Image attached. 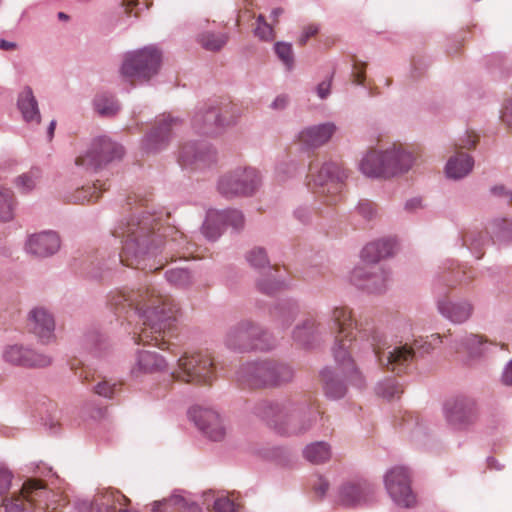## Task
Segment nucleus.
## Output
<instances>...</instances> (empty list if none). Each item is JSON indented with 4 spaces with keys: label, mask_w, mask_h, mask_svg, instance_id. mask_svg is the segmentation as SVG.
I'll return each instance as SVG.
<instances>
[{
    "label": "nucleus",
    "mask_w": 512,
    "mask_h": 512,
    "mask_svg": "<svg viewBox=\"0 0 512 512\" xmlns=\"http://www.w3.org/2000/svg\"><path fill=\"white\" fill-rule=\"evenodd\" d=\"M373 333V318L366 315L356 317L350 307L341 305L333 307L325 321L317 314L308 313L292 329L291 337L304 348L316 346L328 335L334 337L331 352L336 368L326 367L320 375L326 395L340 399L345 396L348 385L358 389L365 386V379L356 366L352 352L358 349L366 353V348L381 343Z\"/></svg>",
    "instance_id": "f257e3e1"
},
{
    "label": "nucleus",
    "mask_w": 512,
    "mask_h": 512,
    "mask_svg": "<svg viewBox=\"0 0 512 512\" xmlns=\"http://www.w3.org/2000/svg\"><path fill=\"white\" fill-rule=\"evenodd\" d=\"M114 236L121 239V253L108 260L95 258L87 263L85 271L90 278H104L119 263L142 270H156L159 267L149 262L161 249L167 255L184 248L188 250L184 235L174 227H164L160 213L141 211L134 214L119 223Z\"/></svg>",
    "instance_id": "f03ea898"
},
{
    "label": "nucleus",
    "mask_w": 512,
    "mask_h": 512,
    "mask_svg": "<svg viewBox=\"0 0 512 512\" xmlns=\"http://www.w3.org/2000/svg\"><path fill=\"white\" fill-rule=\"evenodd\" d=\"M108 304L119 316L137 318L141 322L139 332H134L136 343L153 344L166 348L173 323L179 311L178 304L170 296L159 294L154 287L137 290H119L108 295Z\"/></svg>",
    "instance_id": "7ed1b4c3"
},
{
    "label": "nucleus",
    "mask_w": 512,
    "mask_h": 512,
    "mask_svg": "<svg viewBox=\"0 0 512 512\" xmlns=\"http://www.w3.org/2000/svg\"><path fill=\"white\" fill-rule=\"evenodd\" d=\"M252 413L284 436L302 435L316 423L321 411L304 399L283 398L260 400L252 408Z\"/></svg>",
    "instance_id": "20e7f679"
},
{
    "label": "nucleus",
    "mask_w": 512,
    "mask_h": 512,
    "mask_svg": "<svg viewBox=\"0 0 512 512\" xmlns=\"http://www.w3.org/2000/svg\"><path fill=\"white\" fill-rule=\"evenodd\" d=\"M374 334L378 336L381 343L366 348V353H372L381 367L396 374L407 372L412 367L417 355L423 356L434 350L433 342H430L428 338L416 339L412 345L407 343L390 344L376 326Z\"/></svg>",
    "instance_id": "39448f33"
},
{
    "label": "nucleus",
    "mask_w": 512,
    "mask_h": 512,
    "mask_svg": "<svg viewBox=\"0 0 512 512\" xmlns=\"http://www.w3.org/2000/svg\"><path fill=\"white\" fill-rule=\"evenodd\" d=\"M295 371L288 363L271 359H259L242 364L237 372V381L249 388H274L290 383Z\"/></svg>",
    "instance_id": "423d86ee"
},
{
    "label": "nucleus",
    "mask_w": 512,
    "mask_h": 512,
    "mask_svg": "<svg viewBox=\"0 0 512 512\" xmlns=\"http://www.w3.org/2000/svg\"><path fill=\"white\" fill-rule=\"evenodd\" d=\"M413 155L399 146L393 145L386 150H370L359 162L363 175L373 179H389L411 169Z\"/></svg>",
    "instance_id": "0eeeda50"
},
{
    "label": "nucleus",
    "mask_w": 512,
    "mask_h": 512,
    "mask_svg": "<svg viewBox=\"0 0 512 512\" xmlns=\"http://www.w3.org/2000/svg\"><path fill=\"white\" fill-rule=\"evenodd\" d=\"M308 186L319 194L322 202L334 205L340 201L341 185L348 178V172L339 163L312 159L308 164Z\"/></svg>",
    "instance_id": "6e6552de"
},
{
    "label": "nucleus",
    "mask_w": 512,
    "mask_h": 512,
    "mask_svg": "<svg viewBox=\"0 0 512 512\" xmlns=\"http://www.w3.org/2000/svg\"><path fill=\"white\" fill-rule=\"evenodd\" d=\"M224 344L228 349L240 353L267 351L275 345L271 334L250 319L241 320L230 327L225 335Z\"/></svg>",
    "instance_id": "1a4fd4ad"
},
{
    "label": "nucleus",
    "mask_w": 512,
    "mask_h": 512,
    "mask_svg": "<svg viewBox=\"0 0 512 512\" xmlns=\"http://www.w3.org/2000/svg\"><path fill=\"white\" fill-rule=\"evenodd\" d=\"M160 66V51L147 46L124 54L120 74L131 84H145L158 74Z\"/></svg>",
    "instance_id": "9d476101"
},
{
    "label": "nucleus",
    "mask_w": 512,
    "mask_h": 512,
    "mask_svg": "<svg viewBox=\"0 0 512 512\" xmlns=\"http://www.w3.org/2000/svg\"><path fill=\"white\" fill-rule=\"evenodd\" d=\"M260 172L250 166H238L219 177L218 192L227 199L250 197L260 188Z\"/></svg>",
    "instance_id": "9b49d317"
},
{
    "label": "nucleus",
    "mask_w": 512,
    "mask_h": 512,
    "mask_svg": "<svg viewBox=\"0 0 512 512\" xmlns=\"http://www.w3.org/2000/svg\"><path fill=\"white\" fill-rule=\"evenodd\" d=\"M172 377L187 383L210 384L215 378L214 359L211 353L197 352L182 355L177 362Z\"/></svg>",
    "instance_id": "f8f14e48"
},
{
    "label": "nucleus",
    "mask_w": 512,
    "mask_h": 512,
    "mask_svg": "<svg viewBox=\"0 0 512 512\" xmlns=\"http://www.w3.org/2000/svg\"><path fill=\"white\" fill-rule=\"evenodd\" d=\"M123 154L121 145L107 136H99L94 138L87 150L76 158L75 164L86 171H97L115 160H120Z\"/></svg>",
    "instance_id": "ddd939ff"
},
{
    "label": "nucleus",
    "mask_w": 512,
    "mask_h": 512,
    "mask_svg": "<svg viewBox=\"0 0 512 512\" xmlns=\"http://www.w3.org/2000/svg\"><path fill=\"white\" fill-rule=\"evenodd\" d=\"M189 418L198 430L212 441L225 439L229 424L227 419L218 411L203 406H194L188 411Z\"/></svg>",
    "instance_id": "4468645a"
},
{
    "label": "nucleus",
    "mask_w": 512,
    "mask_h": 512,
    "mask_svg": "<svg viewBox=\"0 0 512 512\" xmlns=\"http://www.w3.org/2000/svg\"><path fill=\"white\" fill-rule=\"evenodd\" d=\"M447 424L454 430L468 429L477 418V406L473 398L460 395L447 400L443 406Z\"/></svg>",
    "instance_id": "2eb2a0df"
},
{
    "label": "nucleus",
    "mask_w": 512,
    "mask_h": 512,
    "mask_svg": "<svg viewBox=\"0 0 512 512\" xmlns=\"http://www.w3.org/2000/svg\"><path fill=\"white\" fill-rule=\"evenodd\" d=\"M375 498V486L366 479L355 478L339 486L336 501L347 508H358L371 504Z\"/></svg>",
    "instance_id": "dca6fc26"
},
{
    "label": "nucleus",
    "mask_w": 512,
    "mask_h": 512,
    "mask_svg": "<svg viewBox=\"0 0 512 512\" xmlns=\"http://www.w3.org/2000/svg\"><path fill=\"white\" fill-rule=\"evenodd\" d=\"M390 280V271L383 265L357 266L350 273V282L371 294L384 293Z\"/></svg>",
    "instance_id": "f3484780"
},
{
    "label": "nucleus",
    "mask_w": 512,
    "mask_h": 512,
    "mask_svg": "<svg viewBox=\"0 0 512 512\" xmlns=\"http://www.w3.org/2000/svg\"><path fill=\"white\" fill-rule=\"evenodd\" d=\"M217 151L206 142L185 143L179 151L178 162L184 169L202 171L217 163Z\"/></svg>",
    "instance_id": "a211bd4d"
},
{
    "label": "nucleus",
    "mask_w": 512,
    "mask_h": 512,
    "mask_svg": "<svg viewBox=\"0 0 512 512\" xmlns=\"http://www.w3.org/2000/svg\"><path fill=\"white\" fill-rule=\"evenodd\" d=\"M386 490L392 500L401 507L410 508L416 503V496L411 489L409 471L405 467L390 469L384 478Z\"/></svg>",
    "instance_id": "6ab92c4d"
},
{
    "label": "nucleus",
    "mask_w": 512,
    "mask_h": 512,
    "mask_svg": "<svg viewBox=\"0 0 512 512\" xmlns=\"http://www.w3.org/2000/svg\"><path fill=\"white\" fill-rule=\"evenodd\" d=\"M179 118L172 117L171 115H162L158 118L142 141V150L146 153H158L164 150L172 139L173 130L180 125Z\"/></svg>",
    "instance_id": "aec40b11"
},
{
    "label": "nucleus",
    "mask_w": 512,
    "mask_h": 512,
    "mask_svg": "<svg viewBox=\"0 0 512 512\" xmlns=\"http://www.w3.org/2000/svg\"><path fill=\"white\" fill-rule=\"evenodd\" d=\"M21 490L27 502L31 504L33 512H44L48 509L56 511L60 507L59 495L50 489L41 479H27L23 483Z\"/></svg>",
    "instance_id": "412c9836"
},
{
    "label": "nucleus",
    "mask_w": 512,
    "mask_h": 512,
    "mask_svg": "<svg viewBox=\"0 0 512 512\" xmlns=\"http://www.w3.org/2000/svg\"><path fill=\"white\" fill-rule=\"evenodd\" d=\"M2 358L11 365L29 368H44L52 363L51 356L18 344L7 345L3 349Z\"/></svg>",
    "instance_id": "4be33fe9"
},
{
    "label": "nucleus",
    "mask_w": 512,
    "mask_h": 512,
    "mask_svg": "<svg viewBox=\"0 0 512 512\" xmlns=\"http://www.w3.org/2000/svg\"><path fill=\"white\" fill-rule=\"evenodd\" d=\"M28 326L41 343L49 344L54 341L55 319L46 308H33L28 314Z\"/></svg>",
    "instance_id": "5701e85b"
},
{
    "label": "nucleus",
    "mask_w": 512,
    "mask_h": 512,
    "mask_svg": "<svg viewBox=\"0 0 512 512\" xmlns=\"http://www.w3.org/2000/svg\"><path fill=\"white\" fill-rule=\"evenodd\" d=\"M337 130L333 122H325L303 128L297 136L302 150H315L330 141Z\"/></svg>",
    "instance_id": "b1692460"
},
{
    "label": "nucleus",
    "mask_w": 512,
    "mask_h": 512,
    "mask_svg": "<svg viewBox=\"0 0 512 512\" xmlns=\"http://www.w3.org/2000/svg\"><path fill=\"white\" fill-rule=\"evenodd\" d=\"M227 122L221 118L218 107L204 106L197 110L192 118V128L201 135L212 136L225 128Z\"/></svg>",
    "instance_id": "393cba45"
},
{
    "label": "nucleus",
    "mask_w": 512,
    "mask_h": 512,
    "mask_svg": "<svg viewBox=\"0 0 512 512\" xmlns=\"http://www.w3.org/2000/svg\"><path fill=\"white\" fill-rule=\"evenodd\" d=\"M491 347L482 336L477 334H458L451 339L449 349L455 353H466L470 359H478L485 356Z\"/></svg>",
    "instance_id": "a878e982"
},
{
    "label": "nucleus",
    "mask_w": 512,
    "mask_h": 512,
    "mask_svg": "<svg viewBox=\"0 0 512 512\" xmlns=\"http://www.w3.org/2000/svg\"><path fill=\"white\" fill-rule=\"evenodd\" d=\"M437 289L439 297L443 295V298H439L437 301L438 311L443 317L456 324L464 323L471 317L473 306L470 302L466 300L450 301L445 297L441 287Z\"/></svg>",
    "instance_id": "bb28decb"
},
{
    "label": "nucleus",
    "mask_w": 512,
    "mask_h": 512,
    "mask_svg": "<svg viewBox=\"0 0 512 512\" xmlns=\"http://www.w3.org/2000/svg\"><path fill=\"white\" fill-rule=\"evenodd\" d=\"M28 253L37 257H48L55 254L60 248V237L54 231H43L31 235L26 242Z\"/></svg>",
    "instance_id": "cd10ccee"
},
{
    "label": "nucleus",
    "mask_w": 512,
    "mask_h": 512,
    "mask_svg": "<svg viewBox=\"0 0 512 512\" xmlns=\"http://www.w3.org/2000/svg\"><path fill=\"white\" fill-rule=\"evenodd\" d=\"M166 366L165 359L158 353L140 350L136 354L135 363L130 372L134 378H139L145 374L162 371Z\"/></svg>",
    "instance_id": "c85d7f7f"
},
{
    "label": "nucleus",
    "mask_w": 512,
    "mask_h": 512,
    "mask_svg": "<svg viewBox=\"0 0 512 512\" xmlns=\"http://www.w3.org/2000/svg\"><path fill=\"white\" fill-rule=\"evenodd\" d=\"M300 311V305L296 300L287 299L275 306L271 311V316L277 328L286 330L295 321Z\"/></svg>",
    "instance_id": "c756f323"
},
{
    "label": "nucleus",
    "mask_w": 512,
    "mask_h": 512,
    "mask_svg": "<svg viewBox=\"0 0 512 512\" xmlns=\"http://www.w3.org/2000/svg\"><path fill=\"white\" fill-rule=\"evenodd\" d=\"M17 106L25 122L38 125L41 122V114L38 101L29 86L23 88L18 95Z\"/></svg>",
    "instance_id": "7c9ffc66"
},
{
    "label": "nucleus",
    "mask_w": 512,
    "mask_h": 512,
    "mask_svg": "<svg viewBox=\"0 0 512 512\" xmlns=\"http://www.w3.org/2000/svg\"><path fill=\"white\" fill-rule=\"evenodd\" d=\"M396 243L392 239H379L368 243L361 252L365 265H378L377 262L383 258L393 255Z\"/></svg>",
    "instance_id": "2f4dec72"
},
{
    "label": "nucleus",
    "mask_w": 512,
    "mask_h": 512,
    "mask_svg": "<svg viewBox=\"0 0 512 512\" xmlns=\"http://www.w3.org/2000/svg\"><path fill=\"white\" fill-rule=\"evenodd\" d=\"M473 158L463 152L451 156L445 167L448 178L458 180L466 177L473 169Z\"/></svg>",
    "instance_id": "473e14b6"
},
{
    "label": "nucleus",
    "mask_w": 512,
    "mask_h": 512,
    "mask_svg": "<svg viewBox=\"0 0 512 512\" xmlns=\"http://www.w3.org/2000/svg\"><path fill=\"white\" fill-rule=\"evenodd\" d=\"M93 108L102 117H114L121 110L117 97L109 92L97 93L93 99Z\"/></svg>",
    "instance_id": "72a5a7b5"
},
{
    "label": "nucleus",
    "mask_w": 512,
    "mask_h": 512,
    "mask_svg": "<svg viewBox=\"0 0 512 512\" xmlns=\"http://www.w3.org/2000/svg\"><path fill=\"white\" fill-rule=\"evenodd\" d=\"M81 344L83 348L98 357L102 356L109 348L106 337L95 327L88 328L84 332Z\"/></svg>",
    "instance_id": "f704fd0d"
},
{
    "label": "nucleus",
    "mask_w": 512,
    "mask_h": 512,
    "mask_svg": "<svg viewBox=\"0 0 512 512\" xmlns=\"http://www.w3.org/2000/svg\"><path fill=\"white\" fill-rule=\"evenodd\" d=\"M224 216L220 210L210 209L206 213L205 221L202 225V234L209 241H216L222 234L225 227Z\"/></svg>",
    "instance_id": "c9c22d12"
},
{
    "label": "nucleus",
    "mask_w": 512,
    "mask_h": 512,
    "mask_svg": "<svg viewBox=\"0 0 512 512\" xmlns=\"http://www.w3.org/2000/svg\"><path fill=\"white\" fill-rule=\"evenodd\" d=\"M475 277V271L466 267L449 268L439 278L436 285L455 287L456 284H469Z\"/></svg>",
    "instance_id": "e433bc0d"
},
{
    "label": "nucleus",
    "mask_w": 512,
    "mask_h": 512,
    "mask_svg": "<svg viewBox=\"0 0 512 512\" xmlns=\"http://www.w3.org/2000/svg\"><path fill=\"white\" fill-rule=\"evenodd\" d=\"M303 456L312 464L325 463L331 457L330 445L324 441L311 443L304 448Z\"/></svg>",
    "instance_id": "4c0bfd02"
},
{
    "label": "nucleus",
    "mask_w": 512,
    "mask_h": 512,
    "mask_svg": "<svg viewBox=\"0 0 512 512\" xmlns=\"http://www.w3.org/2000/svg\"><path fill=\"white\" fill-rule=\"evenodd\" d=\"M489 244L490 240L483 232L470 231L463 236V245L467 246L477 259L482 257L484 247Z\"/></svg>",
    "instance_id": "58836bf2"
},
{
    "label": "nucleus",
    "mask_w": 512,
    "mask_h": 512,
    "mask_svg": "<svg viewBox=\"0 0 512 512\" xmlns=\"http://www.w3.org/2000/svg\"><path fill=\"white\" fill-rule=\"evenodd\" d=\"M488 232L493 234L498 241H512V219L497 218L488 226Z\"/></svg>",
    "instance_id": "ea45409f"
},
{
    "label": "nucleus",
    "mask_w": 512,
    "mask_h": 512,
    "mask_svg": "<svg viewBox=\"0 0 512 512\" xmlns=\"http://www.w3.org/2000/svg\"><path fill=\"white\" fill-rule=\"evenodd\" d=\"M166 280L177 288H186L192 284L193 276L188 268H171L165 272Z\"/></svg>",
    "instance_id": "a19ab883"
},
{
    "label": "nucleus",
    "mask_w": 512,
    "mask_h": 512,
    "mask_svg": "<svg viewBox=\"0 0 512 512\" xmlns=\"http://www.w3.org/2000/svg\"><path fill=\"white\" fill-rule=\"evenodd\" d=\"M40 174L39 169L33 168L16 177L14 179V185L20 193H29L36 187Z\"/></svg>",
    "instance_id": "79ce46f5"
},
{
    "label": "nucleus",
    "mask_w": 512,
    "mask_h": 512,
    "mask_svg": "<svg viewBox=\"0 0 512 512\" xmlns=\"http://www.w3.org/2000/svg\"><path fill=\"white\" fill-rule=\"evenodd\" d=\"M228 41V36L224 33L204 32L198 36L200 45L208 51H219Z\"/></svg>",
    "instance_id": "37998d69"
},
{
    "label": "nucleus",
    "mask_w": 512,
    "mask_h": 512,
    "mask_svg": "<svg viewBox=\"0 0 512 512\" xmlns=\"http://www.w3.org/2000/svg\"><path fill=\"white\" fill-rule=\"evenodd\" d=\"M246 260L251 267L257 270L267 269L273 270L266 250L262 247H254L246 254Z\"/></svg>",
    "instance_id": "c03bdc74"
},
{
    "label": "nucleus",
    "mask_w": 512,
    "mask_h": 512,
    "mask_svg": "<svg viewBox=\"0 0 512 512\" xmlns=\"http://www.w3.org/2000/svg\"><path fill=\"white\" fill-rule=\"evenodd\" d=\"M4 512H33L31 504L26 500L22 490L18 494L3 500Z\"/></svg>",
    "instance_id": "a18cd8bd"
},
{
    "label": "nucleus",
    "mask_w": 512,
    "mask_h": 512,
    "mask_svg": "<svg viewBox=\"0 0 512 512\" xmlns=\"http://www.w3.org/2000/svg\"><path fill=\"white\" fill-rule=\"evenodd\" d=\"M14 197L9 188L0 185V220L7 222L13 218Z\"/></svg>",
    "instance_id": "49530a36"
},
{
    "label": "nucleus",
    "mask_w": 512,
    "mask_h": 512,
    "mask_svg": "<svg viewBox=\"0 0 512 512\" xmlns=\"http://www.w3.org/2000/svg\"><path fill=\"white\" fill-rule=\"evenodd\" d=\"M269 273L260 278L257 281L258 290L266 295H274L276 292L282 290L285 286V283L278 279L273 273L272 270L268 271Z\"/></svg>",
    "instance_id": "de8ad7c7"
},
{
    "label": "nucleus",
    "mask_w": 512,
    "mask_h": 512,
    "mask_svg": "<svg viewBox=\"0 0 512 512\" xmlns=\"http://www.w3.org/2000/svg\"><path fill=\"white\" fill-rule=\"evenodd\" d=\"M168 502L181 512H202L199 504L184 494L174 493L169 497Z\"/></svg>",
    "instance_id": "09e8293b"
},
{
    "label": "nucleus",
    "mask_w": 512,
    "mask_h": 512,
    "mask_svg": "<svg viewBox=\"0 0 512 512\" xmlns=\"http://www.w3.org/2000/svg\"><path fill=\"white\" fill-rule=\"evenodd\" d=\"M274 51L287 70H292L294 67V53L292 45L287 42H276L274 45Z\"/></svg>",
    "instance_id": "8fccbe9b"
},
{
    "label": "nucleus",
    "mask_w": 512,
    "mask_h": 512,
    "mask_svg": "<svg viewBox=\"0 0 512 512\" xmlns=\"http://www.w3.org/2000/svg\"><path fill=\"white\" fill-rule=\"evenodd\" d=\"M104 190H106L104 184L97 180L92 186L79 190L74 198L80 202H94L100 197V194Z\"/></svg>",
    "instance_id": "3c124183"
},
{
    "label": "nucleus",
    "mask_w": 512,
    "mask_h": 512,
    "mask_svg": "<svg viewBox=\"0 0 512 512\" xmlns=\"http://www.w3.org/2000/svg\"><path fill=\"white\" fill-rule=\"evenodd\" d=\"M222 215L225 216V226H231L234 230L240 231L245 224L244 215L241 211L236 209L220 210Z\"/></svg>",
    "instance_id": "603ef678"
},
{
    "label": "nucleus",
    "mask_w": 512,
    "mask_h": 512,
    "mask_svg": "<svg viewBox=\"0 0 512 512\" xmlns=\"http://www.w3.org/2000/svg\"><path fill=\"white\" fill-rule=\"evenodd\" d=\"M377 393L382 397L391 400L402 393V389L395 379H386L377 386Z\"/></svg>",
    "instance_id": "864d4df0"
},
{
    "label": "nucleus",
    "mask_w": 512,
    "mask_h": 512,
    "mask_svg": "<svg viewBox=\"0 0 512 512\" xmlns=\"http://www.w3.org/2000/svg\"><path fill=\"white\" fill-rule=\"evenodd\" d=\"M218 110L221 112V118L229 122L225 124V128L235 125L241 116V110L235 104H225L222 107H218Z\"/></svg>",
    "instance_id": "5fc2aeb1"
},
{
    "label": "nucleus",
    "mask_w": 512,
    "mask_h": 512,
    "mask_svg": "<svg viewBox=\"0 0 512 512\" xmlns=\"http://www.w3.org/2000/svg\"><path fill=\"white\" fill-rule=\"evenodd\" d=\"M117 384L107 379H102L93 387V391L104 398L111 399L116 391Z\"/></svg>",
    "instance_id": "6e6d98bb"
},
{
    "label": "nucleus",
    "mask_w": 512,
    "mask_h": 512,
    "mask_svg": "<svg viewBox=\"0 0 512 512\" xmlns=\"http://www.w3.org/2000/svg\"><path fill=\"white\" fill-rule=\"evenodd\" d=\"M297 171V165L293 161L281 162L276 167V175L280 181H285L294 176Z\"/></svg>",
    "instance_id": "4d7b16f0"
},
{
    "label": "nucleus",
    "mask_w": 512,
    "mask_h": 512,
    "mask_svg": "<svg viewBox=\"0 0 512 512\" xmlns=\"http://www.w3.org/2000/svg\"><path fill=\"white\" fill-rule=\"evenodd\" d=\"M294 218L301 224H309L313 219V209L306 205L298 206L293 212Z\"/></svg>",
    "instance_id": "13d9d810"
},
{
    "label": "nucleus",
    "mask_w": 512,
    "mask_h": 512,
    "mask_svg": "<svg viewBox=\"0 0 512 512\" xmlns=\"http://www.w3.org/2000/svg\"><path fill=\"white\" fill-rule=\"evenodd\" d=\"M12 479V472L6 466L0 464V497L10 489Z\"/></svg>",
    "instance_id": "bf43d9fd"
},
{
    "label": "nucleus",
    "mask_w": 512,
    "mask_h": 512,
    "mask_svg": "<svg viewBox=\"0 0 512 512\" xmlns=\"http://www.w3.org/2000/svg\"><path fill=\"white\" fill-rule=\"evenodd\" d=\"M213 510L215 512H234L235 504L227 497H218L213 501Z\"/></svg>",
    "instance_id": "052dcab7"
},
{
    "label": "nucleus",
    "mask_w": 512,
    "mask_h": 512,
    "mask_svg": "<svg viewBox=\"0 0 512 512\" xmlns=\"http://www.w3.org/2000/svg\"><path fill=\"white\" fill-rule=\"evenodd\" d=\"M254 34L262 41H271L274 39V31L270 24L256 25Z\"/></svg>",
    "instance_id": "680f3d73"
},
{
    "label": "nucleus",
    "mask_w": 512,
    "mask_h": 512,
    "mask_svg": "<svg viewBox=\"0 0 512 512\" xmlns=\"http://www.w3.org/2000/svg\"><path fill=\"white\" fill-rule=\"evenodd\" d=\"M357 210L360 215L368 220L372 219L376 213L374 204L368 200H361L358 203Z\"/></svg>",
    "instance_id": "e2e57ef3"
},
{
    "label": "nucleus",
    "mask_w": 512,
    "mask_h": 512,
    "mask_svg": "<svg viewBox=\"0 0 512 512\" xmlns=\"http://www.w3.org/2000/svg\"><path fill=\"white\" fill-rule=\"evenodd\" d=\"M351 76L355 84L363 85L365 80V64L357 61L354 62Z\"/></svg>",
    "instance_id": "0e129e2a"
},
{
    "label": "nucleus",
    "mask_w": 512,
    "mask_h": 512,
    "mask_svg": "<svg viewBox=\"0 0 512 512\" xmlns=\"http://www.w3.org/2000/svg\"><path fill=\"white\" fill-rule=\"evenodd\" d=\"M332 79H333V74L329 78H327L326 80H323L322 82H320L317 85L316 93L320 99L324 100L330 95Z\"/></svg>",
    "instance_id": "69168bd1"
},
{
    "label": "nucleus",
    "mask_w": 512,
    "mask_h": 512,
    "mask_svg": "<svg viewBox=\"0 0 512 512\" xmlns=\"http://www.w3.org/2000/svg\"><path fill=\"white\" fill-rule=\"evenodd\" d=\"M329 489V482L322 476H317L313 482V490L319 497H324Z\"/></svg>",
    "instance_id": "338daca9"
},
{
    "label": "nucleus",
    "mask_w": 512,
    "mask_h": 512,
    "mask_svg": "<svg viewBox=\"0 0 512 512\" xmlns=\"http://www.w3.org/2000/svg\"><path fill=\"white\" fill-rule=\"evenodd\" d=\"M427 338L429 339L430 342H433L434 349L444 342L446 343L447 347L449 348V343H450L451 339L454 338V336L450 333V330H449L448 334L441 335L439 333H434V334H431Z\"/></svg>",
    "instance_id": "774afa93"
}]
</instances>
